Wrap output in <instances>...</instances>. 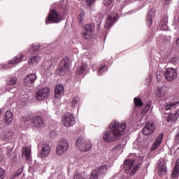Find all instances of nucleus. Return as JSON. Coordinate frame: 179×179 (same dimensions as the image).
I'll return each mask as SVG.
<instances>
[{
    "label": "nucleus",
    "instance_id": "393cba45",
    "mask_svg": "<svg viewBox=\"0 0 179 179\" xmlns=\"http://www.w3.org/2000/svg\"><path fill=\"white\" fill-rule=\"evenodd\" d=\"M5 121L6 124H10L13 121V114L10 110H7L5 113Z\"/></svg>",
    "mask_w": 179,
    "mask_h": 179
},
{
    "label": "nucleus",
    "instance_id": "412c9836",
    "mask_svg": "<svg viewBox=\"0 0 179 179\" xmlns=\"http://www.w3.org/2000/svg\"><path fill=\"white\" fill-rule=\"evenodd\" d=\"M162 141H163V135H160L155 139L154 144L152 145V148H151V152H153V150H156V149H157V148L160 146Z\"/></svg>",
    "mask_w": 179,
    "mask_h": 179
},
{
    "label": "nucleus",
    "instance_id": "423d86ee",
    "mask_svg": "<svg viewBox=\"0 0 179 179\" xmlns=\"http://www.w3.org/2000/svg\"><path fill=\"white\" fill-rule=\"evenodd\" d=\"M59 22H61V16L59 15V13L55 10H51L48 16L46 17L45 24L59 23Z\"/></svg>",
    "mask_w": 179,
    "mask_h": 179
},
{
    "label": "nucleus",
    "instance_id": "473e14b6",
    "mask_svg": "<svg viewBox=\"0 0 179 179\" xmlns=\"http://www.w3.org/2000/svg\"><path fill=\"white\" fill-rule=\"evenodd\" d=\"M79 101H80V98H79V96H75L71 101L72 108H75V107L78 106V103H79Z\"/></svg>",
    "mask_w": 179,
    "mask_h": 179
},
{
    "label": "nucleus",
    "instance_id": "f03ea898",
    "mask_svg": "<svg viewBox=\"0 0 179 179\" xmlns=\"http://www.w3.org/2000/svg\"><path fill=\"white\" fill-rule=\"evenodd\" d=\"M76 146L80 152H88L92 148V143L90 140H86L80 136L76 141Z\"/></svg>",
    "mask_w": 179,
    "mask_h": 179
},
{
    "label": "nucleus",
    "instance_id": "cd10ccee",
    "mask_svg": "<svg viewBox=\"0 0 179 179\" xmlns=\"http://www.w3.org/2000/svg\"><path fill=\"white\" fill-rule=\"evenodd\" d=\"M155 13V10L151 9L148 15H147V23L148 26H151L153 20H152L153 17V14Z\"/></svg>",
    "mask_w": 179,
    "mask_h": 179
},
{
    "label": "nucleus",
    "instance_id": "a878e982",
    "mask_svg": "<svg viewBox=\"0 0 179 179\" xmlns=\"http://www.w3.org/2000/svg\"><path fill=\"white\" fill-rule=\"evenodd\" d=\"M30 148L24 147L22 150V156H24L27 160H30Z\"/></svg>",
    "mask_w": 179,
    "mask_h": 179
},
{
    "label": "nucleus",
    "instance_id": "2eb2a0df",
    "mask_svg": "<svg viewBox=\"0 0 179 179\" xmlns=\"http://www.w3.org/2000/svg\"><path fill=\"white\" fill-rule=\"evenodd\" d=\"M153 132H155V126L152 123H148L143 129V135H152Z\"/></svg>",
    "mask_w": 179,
    "mask_h": 179
},
{
    "label": "nucleus",
    "instance_id": "4be33fe9",
    "mask_svg": "<svg viewBox=\"0 0 179 179\" xmlns=\"http://www.w3.org/2000/svg\"><path fill=\"white\" fill-rule=\"evenodd\" d=\"M179 176V159L176 160L174 169L172 172L171 178H178Z\"/></svg>",
    "mask_w": 179,
    "mask_h": 179
},
{
    "label": "nucleus",
    "instance_id": "7ed1b4c3",
    "mask_svg": "<svg viewBox=\"0 0 179 179\" xmlns=\"http://www.w3.org/2000/svg\"><path fill=\"white\" fill-rule=\"evenodd\" d=\"M108 171V166L106 165L101 166L91 173L89 179L103 178V176H106V174H107Z\"/></svg>",
    "mask_w": 179,
    "mask_h": 179
},
{
    "label": "nucleus",
    "instance_id": "e2e57ef3",
    "mask_svg": "<svg viewBox=\"0 0 179 179\" xmlns=\"http://www.w3.org/2000/svg\"><path fill=\"white\" fill-rule=\"evenodd\" d=\"M1 110H0V115H1Z\"/></svg>",
    "mask_w": 179,
    "mask_h": 179
},
{
    "label": "nucleus",
    "instance_id": "a211bd4d",
    "mask_svg": "<svg viewBox=\"0 0 179 179\" xmlns=\"http://www.w3.org/2000/svg\"><path fill=\"white\" fill-rule=\"evenodd\" d=\"M103 139L105 142H108L110 143L118 141V139H120V135H103Z\"/></svg>",
    "mask_w": 179,
    "mask_h": 179
},
{
    "label": "nucleus",
    "instance_id": "864d4df0",
    "mask_svg": "<svg viewBox=\"0 0 179 179\" xmlns=\"http://www.w3.org/2000/svg\"><path fill=\"white\" fill-rule=\"evenodd\" d=\"M120 179H127V176H122V177L120 178Z\"/></svg>",
    "mask_w": 179,
    "mask_h": 179
},
{
    "label": "nucleus",
    "instance_id": "8fccbe9b",
    "mask_svg": "<svg viewBox=\"0 0 179 179\" xmlns=\"http://www.w3.org/2000/svg\"><path fill=\"white\" fill-rule=\"evenodd\" d=\"M56 134H57V131L55 130H53L50 132V135H56Z\"/></svg>",
    "mask_w": 179,
    "mask_h": 179
},
{
    "label": "nucleus",
    "instance_id": "e433bc0d",
    "mask_svg": "<svg viewBox=\"0 0 179 179\" xmlns=\"http://www.w3.org/2000/svg\"><path fill=\"white\" fill-rule=\"evenodd\" d=\"M108 71V68H107V66L104 65V66H102L99 70V75H103V73H104L105 72H107Z\"/></svg>",
    "mask_w": 179,
    "mask_h": 179
},
{
    "label": "nucleus",
    "instance_id": "1a4fd4ad",
    "mask_svg": "<svg viewBox=\"0 0 179 179\" xmlns=\"http://www.w3.org/2000/svg\"><path fill=\"white\" fill-rule=\"evenodd\" d=\"M36 79H37V76H36V74L31 73L24 78L23 83L24 86H26L27 87H32Z\"/></svg>",
    "mask_w": 179,
    "mask_h": 179
},
{
    "label": "nucleus",
    "instance_id": "f8f14e48",
    "mask_svg": "<svg viewBox=\"0 0 179 179\" xmlns=\"http://www.w3.org/2000/svg\"><path fill=\"white\" fill-rule=\"evenodd\" d=\"M93 30H94V24H87L85 26L83 31V37L85 40H87L90 36H92V33H93Z\"/></svg>",
    "mask_w": 179,
    "mask_h": 179
},
{
    "label": "nucleus",
    "instance_id": "4c0bfd02",
    "mask_svg": "<svg viewBox=\"0 0 179 179\" xmlns=\"http://www.w3.org/2000/svg\"><path fill=\"white\" fill-rule=\"evenodd\" d=\"M134 104L136 107L139 106L141 107L143 103L142 101L138 98H134Z\"/></svg>",
    "mask_w": 179,
    "mask_h": 179
},
{
    "label": "nucleus",
    "instance_id": "9d476101",
    "mask_svg": "<svg viewBox=\"0 0 179 179\" xmlns=\"http://www.w3.org/2000/svg\"><path fill=\"white\" fill-rule=\"evenodd\" d=\"M164 78L166 80H169V82L174 80V79L177 78V70L173 68L167 69L164 73Z\"/></svg>",
    "mask_w": 179,
    "mask_h": 179
},
{
    "label": "nucleus",
    "instance_id": "2f4dec72",
    "mask_svg": "<svg viewBox=\"0 0 179 179\" xmlns=\"http://www.w3.org/2000/svg\"><path fill=\"white\" fill-rule=\"evenodd\" d=\"M41 48V47L39 45H32L29 48V52H31V53L37 52V51H39Z\"/></svg>",
    "mask_w": 179,
    "mask_h": 179
},
{
    "label": "nucleus",
    "instance_id": "20e7f679",
    "mask_svg": "<svg viewBox=\"0 0 179 179\" xmlns=\"http://www.w3.org/2000/svg\"><path fill=\"white\" fill-rule=\"evenodd\" d=\"M70 69L71 66H69V59H63L59 64V67L56 71L57 75H59V76H62L63 75H65V73H68Z\"/></svg>",
    "mask_w": 179,
    "mask_h": 179
},
{
    "label": "nucleus",
    "instance_id": "6e6d98bb",
    "mask_svg": "<svg viewBox=\"0 0 179 179\" xmlns=\"http://www.w3.org/2000/svg\"><path fill=\"white\" fill-rule=\"evenodd\" d=\"M8 134H13V132L12 131H9Z\"/></svg>",
    "mask_w": 179,
    "mask_h": 179
},
{
    "label": "nucleus",
    "instance_id": "c85d7f7f",
    "mask_svg": "<svg viewBox=\"0 0 179 179\" xmlns=\"http://www.w3.org/2000/svg\"><path fill=\"white\" fill-rule=\"evenodd\" d=\"M23 58V54L20 53L17 57H15L11 61L9 62V64H12L13 65L15 64H18L20 62Z\"/></svg>",
    "mask_w": 179,
    "mask_h": 179
},
{
    "label": "nucleus",
    "instance_id": "7c9ffc66",
    "mask_svg": "<svg viewBox=\"0 0 179 179\" xmlns=\"http://www.w3.org/2000/svg\"><path fill=\"white\" fill-rule=\"evenodd\" d=\"M45 65V68H46V69H51V68H54L55 65V62H54L53 59H50L48 62H45L44 63Z\"/></svg>",
    "mask_w": 179,
    "mask_h": 179
},
{
    "label": "nucleus",
    "instance_id": "f257e3e1",
    "mask_svg": "<svg viewBox=\"0 0 179 179\" xmlns=\"http://www.w3.org/2000/svg\"><path fill=\"white\" fill-rule=\"evenodd\" d=\"M128 134L127 123H120L118 120H113L108 125L105 135H125Z\"/></svg>",
    "mask_w": 179,
    "mask_h": 179
},
{
    "label": "nucleus",
    "instance_id": "bb28decb",
    "mask_svg": "<svg viewBox=\"0 0 179 179\" xmlns=\"http://www.w3.org/2000/svg\"><path fill=\"white\" fill-rule=\"evenodd\" d=\"M87 69V64H86V63H82L81 65L77 68V73H78V75H82Z\"/></svg>",
    "mask_w": 179,
    "mask_h": 179
},
{
    "label": "nucleus",
    "instance_id": "680f3d73",
    "mask_svg": "<svg viewBox=\"0 0 179 179\" xmlns=\"http://www.w3.org/2000/svg\"><path fill=\"white\" fill-rule=\"evenodd\" d=\"M137 141H139V138H137Z\"/></svg>",
    "mask_w": 179,
    "mask_h": 179
},
{
    "label": "nucleus",
    "instance_id": "5701e85b",
    "mask_svg": "<svg viewBox=\"0 0 179 179\" xmlns=\"http://www.w3.org/2000/svg\"><path fill=\"white\" fill-rule=\"evenodd\" d=\"M41 59V57H40V56L38 55L33 56L29 59L28 64L30 66L37 65V64L40 62Z\"/></svg>",
    "mask_w": 179,
    "mask_h": 179
},
{
    "label": "nucleus",
    "instance_id": "72a5a7b5",
    "mask_svg": "<svg viewBox=\"0 0 179 179\" xmlns=\"http://www.w3.org/2000/svg\"><path fill=\"white\" fill-rule=\"evenodd\" d=\"M137 163L138 164L132 169L131 171L130 172V176H135V173H136V171L139 170L141 162L138 161Z\"/></svg>",
    "mask_w": 179,
    "mask_h": 179
},
{
    "label": "nucleus",
    "instance_id": "ddd939ff",
    "mask_svg": "<svg viewBox=\"0 0 179 179\" xmlns=\"http://www.w3.org/2000/svg\"><path fill=\"white\" fill-rule=\"evenodd\" d=\"M117 19H118V15L117 14V13H110V15L108 17V19L106 20L105 24L106 29L111 27L114 22L117 21Z\"/></svg>",
    "mask_w": 179,
    "mask_h": 179
},
{
    "label": "nucleus",
    "instance_id": "aec40b11",
    "mask_svg": "<svg viewBox=\"0 0 179 179\" xmlns=\"http://www.w3.org/2000/svg\"><path fill=\"white\" fill-rule=\"evenodd\" d=\"M159 176H164L167 172V168L166 167V164L164 162H161L157 166Z\"/></svg>",
    "mask_w": 179,
    "mask_h": 179
},
{
    "label": "nucleus",
    "instance_id": "ea45409f",
    "mask_svg": "<svg viewBox=\"0 0 179 179\" xmlns=\"http://www.w3.org/2000/svg\"><path fill=\"white\" fill-rule=\"evenodd\" d=\"M22 173H23V169H18L17 171H16L13 174V178H16V177H19V176H20V174H22Z\"/></svg>",
    "mask_w": 179,
    "mask_h": 179
},
{
    "label": "nucleus",
    "instance_id": "9b49d317",
    "mask_svg": "<svg viewBox=\"0 0 179 179\" xmlns=\"http://www.w3.org/2000/svg\"><path fill=\"white\" fill-rule=\"evenodd\" d=\"M139 159L142 160L141 157H136L135 159L126 160L123 164L124 170H125L126 171H129V170H131V169H132V167L135 166L136 162H138V160Z\"/></svg>",
    "mask_w": 179,
    "mask_h": 179
},
{
    "label": "nucleus",
    "instance_id": "58836bf2",
    "mask_svg": "<svg viewBox=\"0 0 179 179\" xmlns=\"http://www.w3.org/2000/svg\"><path fill=\"white\" fill-rule=\"evenodd\" d=\"M1 139L3 141H6V142H9V141H11V139H12V136L2 135L1 136Z\"/></svg>",
    "mask_w": 179,
    "mask_h": 179
},
{
    "label": "nucleus",
    "instance_id": "c756f323",
    "mask_svg": "<svg viewBox=\"0 0 179 179\" xmlns=\"http://www.w3.org/2000/svg\"><path fill=\"white\" fill-rule=\"evenodd\" d=\"M17 83V78L16 77H10L7 80L6 85H8V86H15Z\"/></svg>",
    "mask_w": 179,
    "mask_h": 179
},
{
    "label": "nucleus",
    "instance_id": "5fc2aeb1",
    "mask_svg": "<svg viewBox=\"0 0 179 179\" xmlns=\"http://www.w3.org/2000/svg\"><path fill=\"white\" fill-rule=\"evenodd\" d=\"M157 80H159V79H160V77L159 76V75L157 76Z\"/></svg>",
    "mask_w": 179,
    "mask_h": 179
},
{
    "label": "nucleus",
    "instance_id": "b1692460",
    "mask_svg": "<svg viewBox=\"0 0 179 179\" xmlns=\"http://www.w3.org/2000/svg\"><path fill=\"white\" fill-rule=\"evenodd\" d=\"M177 107H179V101L169 102L165 106V110H174V108H177Z\"/></svg>",
    "mask_w": 179,
    "mask_h": 179
},
{
    "label": "nucleus",
    "instance_id": "79ce46f5",
    "mask_svg": "<svg viewBox=\"0 0 179 179\" xmlns=\"http://www.w3.org/2000/svg\"><path fill=\"white\" fill-rule=\"evenodd\" d=\"M111 2H113V0H103V4L105 6H108L111 5Z\"/></svg>",
    "mask_w": 179,
    "mask_h": 179
},
{
    "label": "nucleus",
    "instance_id": "de8ad7c7",
    "mask_svg": "<svg viewBox=\"0 0 179 179\" xmlns=\"http://www.w3.org/2000/svg\"><path fill=\"white\" fill-rule=\"evenodd\" d=\"M157 96H158V97H162V89L161 88H157Z\"/></svg>",
    "mask_w": 179,
    "mask_h": 179
},
{
    "label": "nucleus",
    "instance_id": "6ab92c4d",
    "mask_svg": "<svg viewBox=\"0 0 179 179\" xmlns=\"http://www.w3.org/2000/svg\"><path fill=\"white\" fill-rule=\"evenodd\" d=\"M178 117H179V108L176 111V113H169L166 118V121L167 122H173L174 121H177V120H178Z\"/></svg>",
    "mask_w": 179,
    "mask_h": 179
},
{
    "label": "nucleus",
    "instance_id": "6e6552de",
    "mask_svg": "<svg viewBox=\"0 0 179 179\" xmlns=\"http://www.w3.org/2000/svg\"><path fill=\"white\" fill-rule=\"evenodd\" d=\"M75 117L71 113L65 114L62 119V124L64 127H72L75 125Z\"/></svg>",
    "mask_w": 179,
    "mask_h": 179
},
{
    "label": "nucleus",
    "instance_id": "bf43d9fd",
    "mask_svg": "<svg viewBox=\"0 0 179 179\" xmlns=\"http://www.w3.org/2000/svg\"><path fill=\"white\" fill-rule=\"evenodd\" d=\"M130 156H135V154H130Z\"/></svg>",
    "mask_w": 179,
    "mask_h": 179
},
{
    "label": "nucleus",
    "instance_id": "49530a36",
    "mask_svg": "<svg viewBox=\"0 0 179 179\" xmlns=\"http://www.w3.org/2000/svg\"><path fill=\"white\" fill-rule=\"evenodd\" d=\"M149 108H150V106L146 105V106L145 107V108L143 110L142 113L145 114V113H148V111H149Z\"/></svg>",
    "mask_w": 179,
    "mask_h": 179
},
{
    "label": "nucleus",
    "instance_id": "a19ab883",
    "mask_svg": "<svg viewBox=\"0 0 179 179\" xmlns=\"http://www.w3.org/2000/svg\"><path fill=\"white\" fill-rule=\"evenodd\" d=\"M161 29L167 30V21L165 20L164 22H161Z\"/></svg>",
    "mask_w": 179,
    "mask_h": 179
},
{
    "label": "nucleus",
    "instance_id": "a18cd8bd",
    "mask_svg": "<svg viewBox=\"0 0 179 179\" xmlns=\"http://www.w3.org/2000/svg\"><path fill=\"white\" fill-rule=\"evenodd\" d=\"M122 149V145L118 144L113 148V150H121Z\"/></svg>",
    "mask_w": 179,
    "mask_h": 179
},
{
    "label": "nucleus",
    "instance_id": "37998d69",
    "mask_svg": "<svg viewBox=\"0 0 179 179\" xmlns=\"http://www.w3.org/2000/svg\"><path fill=\"white\" fill-rule=\"evenodd\" d=\"M96 0H86V5L87 6H92Z\"/></svg>",
    "mask_w": 179,
    "mask_h": 179
},
{
    "label": "nucleus",
    "instance_id": "052dcab7",
    "mask_svg": "<svg viewBox=\"0 0 179 179\" xmlns=\"http://www.w3.org/2000/svg\"><path fill=\"white\" fill-rule=\"evenodd\" d=\"M171 179H177V178H172V177H171Z\"/></svg>",
    "mask_w": 179,
    "mask_h": 179
},
{
    "label": "nucleus",
    "instance_id": "4d7b16f0",
    "mask_svg": "<svg viewBox=\"0 0 179 179\" xmlns=\"http://www.w3.org/2000/svg\"><path fill=\"white\" fill-rule=\"evenodd\" d=\"M150 80H152V77H150L149 78V82H150Z\"/></svg>",
    "mask_w": 179,
    "mask_h": 179
},
{
    "label": "nucleus",
    "instance_id": "c9c22d12",
    "mask_svg": "<svg viewBox=\"0 0 179 179\" xmlns=\"http://www.w3.org/2000/svg\"><path fill=\"white\" fill-rule=\"evenodd\" d=\"M169 61L171 64H173V65H178L179 57H172L171 59H170Z\"/></svg>",
    "mask_w": 179,
    "mask_h": 179
},
{
    "label": "nucleus",
    "instance_id": "f704fd0d",
    "mask_svg": "<svg viewBox=\"0 0 179 179\" xmlns=\"http://www.w3.org/2000/svg\"><path fill=\"white\" fill-rule=\"evenodd\" d=\"M83 20H85V13L83 12L78 15V22L80 26L83 25Z\"/></svg>",
    "mask_w": 179,
    "mask_h": 179
},
{
    "label": "nucleus",
    "instance_id": "4468645a",
    "mask_svg": "<svg viewBox=\"0 0 179 179\" xmlns=\"http://www.w3.org/2000/svg\"><path fill=\"white\" fill-rule=\"evenodd\" d=\"M32 124L33 127L37 129H40V128L44 127V121L43 120V117L40 116H35L33 118Z\"/></svg>",
    "mask_w": 179,
    "mask_h": 179
},
{
    "label": "nucleus",
    "instance_id": "0eeeda50",
    "mask_svg": "<svg viewBox=\"0 0 179 179\" xmlns=\"http://www.w3.org/2000/svg\"><path fill=\"white\" fill-rule=\"evenodd\" d=\"M48 96H50V89L48 87H42L36 91V99L38 101H41V100H45Z\"/></svg>",
    "mask_w": 179,
    "mask_h": 179
},
{
    "label": "nucleus",
    "instance_id": "f3484780",
    "mask_svg": "<svg viewBox=\"0 0 179 179\" xmlns=\"http://www.w3.org/2000/svg\"><path fill=\"white\" fill-rule=\"evenodd\" d=\"M62 94H64V85L58 84L55 89V97L59 99Z\"/></svg>",
    "mask_w": 179,
    "mask_h": 179
},
{
    "label": "nucleus",
    "instance_id": "c03bdc74",
    "mask_svg": "<svg viewBox=\"0 0 179 179\" xmlns=\"http://www.w3.org/2000/svg\"><path fill=\"white\" fill-rule=\"evenodd\" d=\"M3 177H5V170L0 168V179H3Z\"/></svg>",
    "mask_w": 179,
    "mask_h": 179
},
{
    "label": "nucleus",
    "instance_id": "13d9d810",
    "mask_svg": "<svg viewBox=\"0 0 179 179\" xmlns=\"http://www.w3.org/2000/svg\"><path fill=\"white\" fill-rule=\"evenodd\" d=\"M83 145H84V148H86V143H85Z\"/></svg>",
    "mask_w": 179,
    "mask_h": 179
},
{
    "label": "nucleus",
    "instance_id": "09e8293b",
    "mask_svg": "<svg viewBox=\"0 0 179 179\" xmlns=\"http://www.w3.org/2000/svg\"><path fill=\"white\" fill-rule=\"evenodd\" d=\"M170 2H171V0H165L166 5H169Z\"/></svg>",
    "mask_w": 179,
    "mask_h": 179
},
{
    "label": "nucleus",
    "instance_id": "dca6fc26",
    "mask_svg": "<svg viewBox=\"0 0 179 179\" xmlns=\"http://www.w3.org/2000/svg\"><path fill=\"white\" fill-rule=\"evenodd\" d=\"M51 152V148L48 144H44L42 147L41 152L39 153V157H46Z\"/></svg>",
    "mask_w": 179,
    "mask_h": 179
},
{
    "label": "nucleus",
    "instance_id": "3c124183",
    "mask_svg": "<svg viewBox=\"0 0 179 179\" xmlns=\"http://www.w3.org/2000/svg\"><path fill=\"white\" fill-rule=\"evenodd\" d=\"M176 45H179V37L176 39Z\"/></svg>",
    "mask_w": 179,
    "mask_h": 179
},
{
    "label": "nucleus",
    "instance_id": "603ef678",
    "mask_svg": "<svg viewBox=\"0 0 179 179\" xmlns=\"http://www.w3.org/2000/svg\"><path fill=\"white\" fill-rule=\"evenodd\" d=\"M29 120H30V117H28L27 119H24V117H23L22 119L23 121H29Z\"/></svg>",
    "mask_w": 179,
    "mask_h": 179
},
{
    "label": "nucleus",
    "instance_id": "39448f33",
    "mask_svg": "<svg viewBox=\"0 0 179 179\" xmlns=\"http://www.w3.org/2000/svg\"><path fill=\"white\" fill-rule=\"evenodd\" d=\"M68 149H69V143H68V141L65 138H61L57 145V155H58V156H61V155H64Z\"/></svg>",
    "mask_w": 179,
    "mask_h": 179
}]
</instances>
